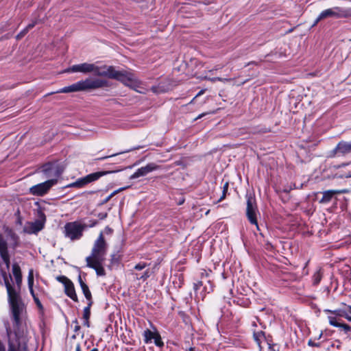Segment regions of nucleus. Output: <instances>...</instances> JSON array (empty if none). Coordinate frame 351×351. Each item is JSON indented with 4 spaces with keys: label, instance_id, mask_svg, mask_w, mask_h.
Wrapping results in <instances>:
<instances>
[{
    "label": "nucleus",
    "instance_id": "nucleus-36",
    "mask_svg": "<svg viewBox=\"0 0 351 351\" xmlns=\"http://www.w3.org/2000/svg\"><path fill=\"white\" fill-rule=\"evenodd\" d=\"M147 265L148 264L145 262H140L138 264H136L134 268L136 270L140 271L144 269Z\"/></svg>",
    "mask_w": 351,
    "mask_h": 351
},
{
    "label": "nucleus",
    "instance_id": "nucleus-48",
    "mask_svg": "<svg viewBox=\"0 0 351 351\" xmlns=\"http://www.w3.org/2000/svg\"><path fill=\"white\" fill-rule=\"evenodd\" d=\"M29 288V292H30V294L32 295L33 299H34V297H37L34 293V291L33 289V286H31V287H28Z\"/></svg>",
    "mask_w": 351,
    "mask_h": 351
},
{
    "label": "nucleus",
    "instance_id": "nucleus-29",
    "mask_svg": "<svg viewBox=\"0 0 351 351\" xmlns=\"http://www.w3.org/2000/svg\"><path fill=\"white\" fill-rule=\"evenodd\" d=\"M254 338L256 342L260 346L262 340L265 339V333L263 331L254 332Z\"/></svg>",
    "mask_w": 351,
    "mask_h": 351
},
{
    "label": "nucleus",
    "instance_id": "nucleus-38",
    "mask_svg": "<svg viewBox=\"0 0 351 351\" xmlns=\"http://www.w3.org/2000/svg\"><path fill=\"white\" fill-rule=\"evenodd\" d=\"M208 79L210 82H215L217 81L226 82V81H229L230 80L229 79L222 78V77H213V78H208Z\"/></svg>",
    "mask_w": 351,
    "mask_h": 351
},
{
    "label": "nucleus",
    "instance_id": "nucleus-15",
    "mask_svg": "<svg viewBox=\"0 0 351 351\" xmlns=\"http://www.w3.org/2000/svg\"><path fill=\"white\" fill-rule=\"evenodd\" d=\"M159 167L155 163H148L147 165L138 169L131 176L130 179L134 180L139 177L145 176L150 172L158 169Z\"/></svg>",
    "mask_w": 351,
    "mask_h": 351
},
{
    "label": "nucleus",
    "instance_id": "nucleus-43",
    "mask_svg": "<svg viewBox=\"0 0 351 351\" xmlns=\"http://www.w3.org/2000/svg\"><path fill=\"white\" fill-rule=\"evenodd\" d=\"M113 230L109 226H106L104 230L103 234L105 233L106 234H111L112 233Z\"/></svg>",
    "mask_w": 351,
    "mask_h": 351
},
{
    "label": "nucleus",
    "instance_id": "nucleus-18",
    "mask_svg": "<svg viewBox=\"0 0 351 351\" xmlns=\"http://www.w3.org/2000/svg\"><path fill=\"white\" fill-rule=\"evenodd\" d=\"M347 192V190L343 189V190H328L324 192H323V195L322 199L319 200L320 203L322 204H326L330 202L332 197L335 195L339 194H343L346 193Z\"/></svg>",
    "mask_w": 351,
    "mask_h": 351
},
{
    "label": "nucleus",
    "instance_id": "nucleus-10",
    "mask_svg": "<svg viewBox=\"0 0 351 351\" xmlns=\"http://www.w3.org/2000/svg\"><path fill=\"white\" fill-rule=\"evenodd\" d=\"M42 171L46 178L49 179H56L57 181L58 178L62 174L63 169L57 162H48L42 167Z\"/></svg>",
    "mask_w": 351,
    "mask_h": 351
},
{
    "label": "nucleus",
    "instance_id": "nucleus-3",
    "mask_svg": "<svg viewBox=\"0 0 351 351\" xmlns=\"http://www.w3.org/2000/svg\"><path fill=\"white\" fill-rule=\"evenodd\" d=\"M351 17V8H341V7H333L332 8L326 9L322 11L317 18L315 19V22L312 25V27H314L317 25V23L322 19L326 18H335V19H340V18H348Z\"/></svg>",
    "mask_w": 351,
    "mask_h": 351
},
{
    "label": "nucleus",
    "instance_id": "nucleus-52",
    "mask_svg": "<svg viewBox=\"0 0 351 351\" xmlns=\"http://www.w3.org/2000/svg\"><path fill=\"white\" fill-rule=\"evenodd\" d=\"M84 325L86 326V327H89L90 326L89 319H84Z\"/></svg>",
    "mask_w": 351,
    "mask_h": 351
},
{
    "label": "nucleus",
    "instance_id": "nucleus-19",
    "mask_svg": "<svg viewBox=\"0 0 351 351\" xmlns=\"http://www.w3.org/2000/svg\"><path fill=\"white\" fill-rule=\"evenodd\" d=\"M324 275V270L321 267H317L311 276V286L316 287L321 282Z\"/></svg>",
    "mask_w": 351,
    "mask_h": 351
},
{
    "label": "nucleus",
    "instance_id": "nucleus-61",
    "mask_svg": "<svg viewBox=\"0 0 351 351\" xmlns=\"http://www.w3.org/2000/svg\"><path fill=\"white\" fill-rule=\"evenodd\" d=\"M306 266H307V262H306V263H305V264H304V267H306Z\"/></svg>",
    "mask_w": 351,
    "mask_h": 351
},
{
    "label": "nucleus",
    "instance_id": "nucleus-54",
    "mask_svg": "<svg viewBox=\"0 0 351 351\" xmlns=\"http://www.w3.org/2000/svg\"><path fill=\"white\" fill-rule=\"evenodd\" d=\"M348 313L351 316V306H348Z\"/></svg>",
    "mask_w": 351,
    "mask_h": 351
},
{
    "label": "nucleus",
    "instance_id": "nucleus-50",
    "mask_svg": "<svg viewBox=\"0 0 351 351\" xmlns=\"http://www.w3.org/2000/svg\"><path fill=\"white\" fill-rule=\"evenodd\" d=\"M308 306H311L312 308H314L315 309V313H317L319 311V310H317V306L315 304H313V303H311L309 304L308 303Z\"/></svg>",
    "mask_w": 351,
    "mask_h": 351
},
{
    "label": "nucleus",
    "instance_id": "nucleus-35",
    "mask_svg": "<svg viewBox=\"0 0 351 351\" xmlns=\"http://www.w3.org/2000/svg\"><path fill=\"white\" fill-rule=\"evenodd\" d=\"M136 148H133V149H130L129 150H127V151H125V152H121L119 153H117V154H113L110 156H104V157H101V158H99L98 160H104V159H106V158H110V157H113V156H117L119 154H123V153H126V152H129L130 151H132V150H134L136 149Z\"/></svg>",
    "mask_w": 351,
    "mask_h": 351
},
{
    "label": "nucleus",
    "instance_id": "nucleus-13",
    "mask_svg": "<svg viewBox=\"0 0 351 351\" xmlns=\"http://www.w3.org/2000/svg\"><path fill=\"white\" fill-rule=\"evenodd\" d=\"M96 69V64L92 63L84 62L79 64H74L71 67L66 69L64 72L66 73H90L94 74L95 69Z\"/></svg>",
    "mask_w": 351,
    "mask_h": 351
},
{
    "label": "nucleus",
    "instance_id": "nucleus-5",
    "mask_svg": "<svg viewBox=\"0 0 351 351\" xmlns=\"http://www.w3.org/2000/svg\"><path fill=\"white\" fill-rule=\"evenodd\" d=\"M86 224L78 221L68 222L64 225V236L71 241L79 240L83 235Z\"/></svg>",
    "mask_w": 351,
    "mask_h": 351
},
{
    "label": "nucleus",
    "instance_id": "nucleus-20",
    "mask_svg": "<svg viewBox=\"0 0 351 351\" xmlns=\"http://www.w3.org/2000/svg\"><path fill=\"white\" fill-rule=\"evenodd\" d=\"M5 232L7 233L8 237H9L12 241L11 247L13 249L16 248L19 246V236L12 229L10 228H7Z\"/></svg>",
    "mask_w": 351,
    "mask_h": 351
},
{
    "label": "nucleus",
    "instance_id": "nucleus-33",
    "mask_svg": "<svg viewBox=\"0 0 351 351\" xmlns=\"http://www.w3.org/2000/svg\"><path fill=\"white\" fill-rule=\"evenodd\" d=\"M28 287L34 286V270L32 269L29 270L27 276Z\"/></svg>",
    "mask_w": 351,
    "mask_h": 351
},
{
    "label": "nucleus",
    "instance_id": "nucleus-55",
    "mask_svg": "<svg viewBox=\"0 0 351 351\" xmlns=\"http://www.w3.org/2000/svg\"><path fill=\"white\" fill-rule=\"evenodd\" d=\"M204 290L205 292H209L210 290H211V287H210V289L208 290L207 287L205 286L204 287Z\"/></svg>",
    "mask_w": 351,
    "mask_h": 351
},
{
    "label": "nucleus",
    "instance_id": "nucleus-30",
    "mask_svg": "<svg viewBox=\"0 0 351 351\" xmlns=\"http://www.w3.org/2000/svg\"><path fill=\"white\" fill-rule=\"evenodd\" d=\"M136 278L138 280H146L150 276V271L149 269H146L142 275H138V274H134Z\"/></svg>",
    "mask_w": 351,
    "mask_h": 351
},
{
    "label": "nucleus",
    "instance_id": "nucleus-17",
    "mask_svg": "<svg viewBox=\"0 0 351 351\" xmlns=\"http://www.w3.org/2000/svg\"><path fill=\"white\" fill-rule=\"evenodd\" d=\"M114 69V67L112 66L103 65L101 66H98L96 65L94 75L96 76L106 77L111 79Z\"/></svg>",
    "mask_w": 351,
    "mask_h": 351
},
{
    "label": "nucleus",
    "instance_id": "nucleus-51",
    "mask_svg": "<svg viewBox=\"0 0 351 351\" xmlns=\"http://www.w3.org/2000/svg\"><path fill=\"white\" fill-rule=\"evenodd\" d=\"M78 282H79L80 285V287H82V283H85V282L82 280V277H81V275H80V274L78 276Z\"/></svg>",
    "mask_w": 351,
    "mask_h": 351
},
{
    "label": "nucleus",
    "instance_id": "nucleus-59",
    "mask_svg": "<svg viewBox=\"0 0 351 351\" xmlns=\"http://www.w3.org/2000/svg\"><path fill=\"white\" fill-rule=\"evenodd\" d=\"M308 300H309V299H315V297H313V296H309V295H308Z\"/></svg>",
    "mask_w": 351,
    "mask_h": 351
},
{
    "label": "nucleus",
    "instance_id": "nucleus-6",
    "mask_svg": "<svg viewBox=\"0 0 351 351\" xmlns=\"http://www.w3.org/2000/svg\"><path fill=\"white\" fill-rule=\"evenodd\" d=\"M38 219L34 221L27 222L23 228V232L29 234H37L38 232L44 228L45 223L46 221V216L45 213L39 210L38 213Z\"/></svg>",
    "mask_w": 351,
    "mask_h": 351
},
{
    "label": "nucleus",
    "instance_id": "nucleus-26",
    "mask_svg": "<svg viewBox=\"0 0 351 351\" xmlns=\"http://www.w3.org/2000/svg\"><path fill=\"white\" fill-rule=\"evenodd\" d=\"M88 184V183L86 180V176H84L83 178H80L77 179L75 182L71 184L70 186L76 187V188H82Z\"/></svg>",
    "mask_w": 351,
    "mask_h": 351
},
{
    "label": "nucleus",
    "instance_id": "nucleus-24",
    "mask_svg": "<svg viewBox=\"0 0 351 351\" xmlns=\"http://www.w3.org/2000/svg\"><path fill=\"white\" fill-rule=\"evenodd\" d=\"M132 83L136 85V86L135 88H131L132 89L141 94H146L147 93L148 90L146 88L142 86L141 83L136 77H134Z\"/></svg>",
    "mask_w": 351,
    "mask_h": 351
},
{
    "label": "nucleus",
    "instance_id": "nucleus-39",
    "mask_svg": "<svg viewBox=\"0 0 351 351\" xmlns=\"http://www.w3.org/2000/svg\"><path fill=\"white\" fill-rule=\"evenodd\" d=\"M34 301L35 302V303H36L37 307L38 308V309L40 310V311H43L44 308H43V306L41 304L40 300L38 299V297H34Z\"/></svg>",
    "mask_w": 351,
    "mask_h": 351
},
{
    "label": "nucleus",
    "instance_id": "nucleus-31",
    "mask_svg": "<svg viewBox=\"0 0 351 351\" xmlns=\"http://www.w3.org/2000/svg\"><path fill=\"white\" fill-rule=\"evenodd\" d=\"M154 343L158 347H162L164 346V343L162 342L161 339V337L159 335V333L156 332V335L154 338Z\"/></svg>",
    "mask_w": 351,
    "mask_h": 351
},
{
    "label": "nucleus",
    "instance_id": "nucleus-16",
    "mask_svg": "<svg viewBox=\"0 0 351 351\" xmlns=\"http://www.w3.org/2000/svg\"><path fill=\"white\" fill-rule=\"evenodd\" d=\"M105 260H90V258H86V266L95 269L96 274L99 276H104L106 275L103 263Z\"/></svg>",
    "mask_w": 351,
    "mask_h": 351
},
{
    "label": "nucleus",
    "instance_id": "nucleus-32",
    "mask_svg": "<svg viewBox=\"0 0 351 351\" xmlns=\"http://www.w3.org/2000/svg\"><path fill=\"white\" fill-rule=\"evenodd\" d=\"M328 322H329L330 325H331L334 327H337V328L339 327L340 323L337 322L336 316L329 315L328 317Z\"/></svg>",
    "mask_w": 351,
    "mask_h": 351
},
{
    "label": "nucleus",
    "instance_id": "nucleus-12",
    "mask_svg": "<svg viewBox=\"0 0 351 351\" xmlns=\"http://www.w3.org/2000/svg\"><path fill=\"white\" fill-rule=\"evenodd\" d=\"M56 280L63 284L65 294L73 301L77 302V296L73 282L65 276H58Z\"/></svg>",
    "mask_w": 351,
    "mask_h": 351
},
{
    "label": "nucleus",
    "instance_id": "nucleus-9",
    "mask_svg": "<svg viewBox=\"0 0 351 351\" xmlns=\"http://www.w3.org/2000/svg\"><path fill=\"white\" fill-rule=\"evenodd\" d=\"M349 154H351V141H341L338 143L333 149L328 152L327 157H341L345 156Z\"/></svg>",
    "mask_w": 351,
    "mask_h": 351
},
{
    "label": "nucleus",
    "instance_id": "nucleus-7",
    "mask_svg": "<svg viewBox=\"0 0 351 351\" xmlns=\"http://www.w3.org/2000/svg\"><path fill=\"white\" fill-rule=\"evenodd\" d=\"M247 199V208H246V215L249 221L255 225L257 230H259L258 225L256 213L258 212L256 199L251 194L246 195Z\"/></svg>",
    "mask_w": 351,
    "mask_h": 351
},
{
    "label": "nucleus",
    "instance_id": "nucleus-57",
    "mask_svg": "<svg viewBox=\"0 0 351 351\" xmlns=\"http://www.w3.org/2000/svg\"><path fill=\"white\" fill-rule=\"evenodd\" d=\"M187 351H195V348L193 347H191Z\"/></svg>",
    "mask_w": 351,
    "mask_h": 351
},
{
    "label": "nucleus",
    "instance_id": "nucleus-11",
    "mask_svg": "<svg viewBox=\"0 0 351 351\" xmlns=\"http://www.w3.org/2000/svg\"><path fill=\"white\" fill-rule=\"evenodd\" d=\"M56 184V179H49L29 189V192L34 195L43 196L45 195L53 185Z\"/></svg>",
    "mask_w": 351,
    "mask_h": 351
},
{
    "label": "nucleus",
    "instance_id": "nucleus-22",
    "mask_svg": "<svg viewBox=\"0 0 351 351\" xmlns=\"http://www.w3.org/2000/svg\"><path fill=\"white\" fill-rule=\"evenodd\" d=\"M109 173H110V171H105L95 172V173H90V174L86 176V178L88 181V183L89 184L92 182L99 180L101 176L107 175Z\"/></svg>",
    "mask_w": 351,
    "mask_h": 351
},
{
    "label": "nucleus",
    "instance_id": "nucleus-4",
    "mask_svg": "<svg viewBox=\"0 0 351 351\" xmlns=\"http://www.w3.org/2000/svg\"><path fill=\"white\" fill-rule=\"evenodd\" d=\"M108 244L101 232L98 238L95 240L91 250V254L86 258H90V260H106Z\"/></svg>",
    "mask_w": 351,
    "mask_h": 351
},
{
    "label": "nucleus",
    "instance_id": "nucleus-53",
    "mask_svg": "<svg viewBox=\"0 0 351 351\" xmlns=\"http://www.w3.org/2000/svg\"><path fill=\"white\" fill-rule=\"evenodd\" d=\"M75 351H82L80 344H77V346L75 347Z\"/></svg>",
    "mask_w": 351,
    "mask_h": 351
},
{
    "label": "nucleus",
    "instance_id": "nucleus-47",
    "mask_svg": "<svg viewBox=\"0 0 351 351\" xmlns=\"http://www.w3.org/2000/svg\"><path fill=\"white\" fill-rule=\"evenodd\" d=\"M308 346L317 347L319 346V343H315L311 339L308 340Z\"/></svg>",
    "mask_w": 351,
    "mask_h": 351
},
{
    "label": "nucleus",
    "instance_id": "nucleus-46",
    "mask_svg": "<svg viewBox=\"0 0 351 351\" xmlns=\"http://www.w3.org/2000/svg\"><path fill=\"white\" fill-rule=\"evenodd\" d=\"M108 216V213H100L98 214V217L103 220L104 219H106Z\"/></svg>",
    "mask_w": 351,
    "mask_h": 351
},
{
    "label": "nucleus",
    "instance_id": "nucleus-58",
    "mask_svg": "<svg viewBox=\"0 0 351 351\" xmlns=\"http://www.w3.org/2000/svg\"><path fill=\"white\" fill-rule=\"evenodd\" d=\"M204 115V114H202L199 115L197 119L202 118Z\"/></svg>",
    "mask_w": 351,
    "mask_h": 351
},
{
    "label": "nucleus",
    "instance_id": "nucleus-34",
    "mask_svg": "<svg viewBox=\"0 0 351 351\" xmlns=\"http://www.w3.org/2000/svg\"><path fill=\"white\" fill-rule=\"evenodd\" d=\"M228 186H229L228 182H226L224 184V185L223 186L222 195L219 198V202H221V200L225 199V197L226 196V193H227L228 190Z\"/></svg>",
    "mask_w": 351,
    "mask_h": 351
},
{
    "label": "nucleus",
    "instance_id": "nucleus-45",
    "mask_svg": "<svg viewBox=\"0 0 351 351\" xmlns=\"http://www.w3.org/2000/svg\"><path fill=\"white\" fill-rule=\"evenodd\" d=\"M73 323L75 324V328H74V331L75 332H77L80 329V326H79V324H78V322H77V319H75V320L73 321Z\"/></svg>",
    "mask_w": 351,
    "mask_h": 351
},
{
    "label": "nucleus",
    "instance_id": "nucleus-49",
    "mask_svg": "<svg viewBox=\"0 0 351 351\" xmlns=\"http://www.w3.org/2000/svg\"><path fill=\"white\" fill-rule=\"evenodd\" d=\"M273 245L269 243V242H267L266 243V249L268 250H271L273 249Z\"/></svg>",
    "mask_w": 351,
    "mask_h": 351
},
{
    "label": "nucleus",
    "instance_id": "nucleus-1",
    "mask_svg": "<svg viewBox=\"0 0 351 351\" xmlns=\"http://www.w3.org/2000/svg\"><path fill=\"white\" fill-rule=\"evenodd\" d=\"M12 271L16 287L10 284L6 272H1L8 293L10 317L14 325V329L7 328L9 351H26L27 328L26 324L23 323V317H26L27 311L25 304L21 296L22 274L18 263L12 264Z\"/></svg>",
    "mask_w": 351,
    "mask_h": 351
},
{
    "label": "nucleus",
    "instance_id": "nucleus-44",
    "mask_svg": "<svg viewBox=\"0 0 351 351\" xmlns=\"http://www.w3.org/2000/svg\"><path fill=\"white\" fill-rule=\"evenodd\" d=\"M97 224V220H90V223L86 225V228H88V227L93 228V227L95 226Z\"/></svg>",
    "mask_w": 351,
    "mask_h": 351
},
{
    "label": "nucleus",
    "instance_id": "nucleus-37",
    "mask_svg": "<svg viewBox=\"0 0 351 351\" xmlns=\"http://www.w3.org/2000/svg\"><path fill=\"white\" fill-rule=\"evenodd\" d=\"M338 328H342L346 333L351 331V326L344 323H340Z\"/></svg>",
    "mask_w": 351,
    "mask_h": 351
},
{
    "label": "nucleus",
    "instance_id": "nucleus-42",
    "mask_svg": "<svg viewBox=\"0 0 351 351\" xmlns=\"http://www.w3.org/2000/svg\"><path fill=\"white\" fill-rule=\"evenodd\" d=\"M37 23H38V21L36 20V21H33L32 23L28 24L27 25V27H25V29H27V32H28L30 29L33 28Z\"/></svg>",
    "mask_w": 351,
    "mask_h": 351
},
{
    "label": "nucleus",
    "instance_id": "nucleus-23",
    "mask_svg": "<svg viewBox=\"0 0 351 351\" xmlns=\"http://www.w3.org/2000/svg\"><path fill=\"white\" fill-rule=\"evenodd\" d=\"M155 335L156 332L151 331L149 329L145 330L143 333L144 342L147 344L151 343Z\"/></svg>",
    "mask_w": 351,
    "mask_h": 351
},
{
    "label": "nucleus",
    "instance_id": "nucleus-28",
    "mask_svg": "<svg viewBox=\"0 0 351 351\" xmlns=\"http://www.w3.org/2000/svg\"><path fill=\"white\" fill-rule=\"evenodd\" d=\"M93 304V302H88L87 306L84 308L83 311V319H89L90 316V306Z\"/></svg>",
    "mask_w": 351,
    "mask_h": 351
},
{
    "label": "nucleus",
    "instance_id": "nucleus-41",
    "mask_svg": "<svg viewBox=\"0 0 351 351\" xmlns=\"http://www.w3.org/2000/svg\"><path fill=\"white\" fill-rule=\"evenodd\" d=\"M27 33V29H23L19 34L16 36V39H21Z\"/></svg>",
    "mask_w": 351,
    "mask_h": 351
},
{
    "label": "nucleus",
    "instance_id": "nucleus-25",
    "mask_svg": "<svg viewBox=\"0 0 351 351\" xmlns=\"http://www.w3.org/2000/svg\"><path fill=\"white\" fill-rule=\"evenodd\" d=\"M129 186H124V187H121V188H119L115 191H114L112 193H111L108 197H106L104 199H103L101 203L99 204V205H104L105 204H106L107 202H108L110 201V199L113 197L115 195H117V193H119V192L121 191H123L127 189H128Z\"/></svg>",
    "mask_w": 351,
    "mask_h": 351
},
{
    "label": "nucleus",
    "instance_id": "nucleus-2",
    "mask_svg": "<svg viewBox=\"0 0 351 351\" xmlns=\"http://www.w3.org/2000/svg\"><path fill=\"white\" fill-rule=\"evenodd\" d=\"M108 82L105 80L99 78L90 79L87 78L84 80L78 81L70 86L63 87L53 93H69L73 92L84 91L91 89H96L108 86ZM53 93H49L51 95Z\"/></svg>",
    "mask_w": 351,
    "mask_h": 351
},
{
    "label": "nucleus",
    "instance_id": "nucleus-62",
    "mask_svg": "<svg viewBox=\"0 0 351 351\" xmlns=\"http://www.w3.org/2000/svg\"><path fill=\"white\" fill-rule=\"evenodd\" d=\"M347 178H351V175L347 176Z\"/></svg>",
    "mask_w": 351,
    "mask_h": 351
},
{
    "label": "nucleus",
    "instance_id": "nucleus-8",
    "mask_svg": "<svg viewBox=\"0 0 351 351\" xmlns=\"http://www.w3.org/2000/svg\"><path fill=\"white\" fill-rule=\"evenodd\" d=\"M134 77V73L130 71L125 70L117 71L114 69L111 79L117 80L130 88H135L136 85L132 83Z\"/></svg>",
    "mask_w": 351,
    "mask_h": 351
},
{
    "label": "nucleus",
    "instance_id": "nucleus-60",
    "mask_svg": "<svg viewBox=\"0 0 351 351\" xmlns=\"http://www.w3.org/2000/svg\"><path fill=\"white\" fill-rule=\"evenodd\" d=\"M322 336V332H320L319 335V338H320Z\"/></svg>",
    "mask_w": 351,
    "mask_h": 351
},
{
    "label": "nucleus",
    "instance_id": "nucleus-27",
    "mask_svg": "<svg viewBox=\"0 0 351 351\" xmlns=\"http://www.w3.org/2000/svg\"><path fill=\"white\" fill-rule=\"evenodd\" d=\"M82 292L86 298V299L88 300V302H93L92 301V295L89 290V288L88 285L86 283H82V287H81Z\"/></svg>",
    "mask_w": 351,
    "mask_h": 351
},
{
    "label": "nucleus",
    "instance_id": "nucleus-56",
    "mask_svg": "<svg viewBox=\"0 0 351 351\" xmlns=\"http://www.w3.org/2000/svg\"><path fill=\"white\" fill-rule=\"evenodd\" d=\"M348 165V163H342L341 165H339V167H346Z\"/></svg>",
    "mask_w": 351,
    "mask_h": 351
},
{
    "label": "nucleus",
    "instance_id": "nucleus-14",
    "mask_svg": "<svg viewBox=\"0 0 351 351\" xmlns=\"http://www.w3.org/2000/svg\"><path fill=\"white\" fill-rule=\"evenodd\" d=\"M0 256L7 268L10 264V256L8 252V244L7 239L2 234H0Z\"/></svg>",
    "mask_w": 351,
    "mask_h": 351
},
{
    "label": "nucleus",
    "instance_id": "nucleus-21",
    "mask_svg": "<svg viewBox=\"0 0 351 351\" xmlns=\"http://www.w3.org/2000/svg\"><path fill=\"white\" fill-rule=\"evenodd\" d=\"M325 311L328 312V313H330L336 317H345L349 322H351V316L349 315V314L348 313L346 310L336 309L334 311H331V310L326 309V310H325Z\"/></svg>",
    "mask_w": 351,
    "mask_h": 351
},
{
    "label": "nucleus",
    "instance_id": "nucleus-40",
    "mask_svg": "<svg viewBox=\"0 0 351 351\" xmlns=\"http://www.w3.org/2000/svg\"><path fill=\"white\" fill-rule=\"evenodd\" d=\"M203 286V282L202 281H198L193 285V289L195 291H197L201 289V287Z\"/></svg>",
    "mask_w": 351,
    "mask_h": 351
}]
</instances>
